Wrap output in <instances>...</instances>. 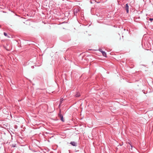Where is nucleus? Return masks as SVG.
Wrapping results in <instances>:
<instances>
[{
  "label": "nucleus",
  "instance_id": "obj_1",
  "mask_svg": "<svg viewBox=\"0 0 153 153\" xmlns=\"http://www.w3.org/2000/svg\"><path fill=\"white\" fill-rule=\"evenodd\" d=\"M99 51L102 53L103 56L105 57H106V53L105 51H102V49H99Z\"/></svg>",
  "mask_w": 153,
  "mask_h": 153
},
{
  "label": "nucleus",
  "instance_id": "obj_2",
  "mask_svg": "<svg viewBox=\"0 0 153 153\" xmlns=\"http://www.w3.org/2000/svg\"><path fill=\"white\" fill-rule=\"evenodd\" d=\"M59 116L61 120L63 122L64 121L63 117L62 114H61V110L59 111Z\"/></svg>",
  "mask_w": 153,
  "mask_h": 153
},
{
  "label": "nucleus",
  "instance_id": "obj_3",
  "mask_svg": "<svg viewBox=\"0 0 153 153\" xmlns=\"http://www.w3.org/2000/svg\"><path fill=\"white\" fill-rule=\"evenodd\" d=\"M128 8H129V7H128V4H127L126 5L125 9H126V12L127 13H128V11H129Z\"/></svg>",
  "mask_w": 153,
  "mask_h": 153
},
{
  "label": "nucleus",
  "instance_id": "obj_4",
  "mask_svg": "<svg viewBox=\"0 0 153 153\" xmlns=\"http://www.w3.org/2000/svg\"><path fill=\"white\" fill-rule=\"evenodd\" d=\"M70 143L73 146H76V143L74 142H71Z\"/></svg>",
  "mask_w": 153,
  "mask_h": 153
},
{
  "label": "nucleus",
  "instance_id": "obj_5",
  "mask_svg": "<svg viewBox=\"0 0 153 153\" xmlns=\"http://www.w3.org/2000/svg\"><path fill=\"white\" fill-rule=\"evenodd\" d=\"M80 93L79 92H77L75 94V96L76 97H78L80 96Z\"/></svg>",
  "mask_w": 153,
  "mask_h": 153
},
{
  "label": "nucleus",
  "instance_id": "obj_6",
  "mask_svg": "<svg viewBox=\"0 0 153 153\" xmlns=\"http://www.w3.org/2000/svg\"><path fill=\"white\" fill-rule=\"evenodd\" d=\"M4 35L6 36H7V34L6 33H5V32H4Z\"/></svg>",
  "mask_w": 153,
  "mask_h": 153
},
{
  "label": "nucleus",
  "instance_id": "obj_7",
  "mask_svg": "<svg viewBox=\"0 0 153 153\" xmlns=\"http://www.w3.org/2000/svg\"><path fill=\"white\" fill-rule=\"evenodd\" d=\"M149 20L151 21H152L153 20V18H150Z\"/></svg>",
  "mask_w": 153,
  "mask_h": 153
},
{
  "label": "nucleus",
  "instance_id": "obj_8",
  "mask_svg": "<svg viewBox=\"0 0 153 153\" xmlns=\"http://www.w3.org/2000/svg\"><path fill=\"white\" fill-rule=\"evenodd\" d=\"M62 101H63V100H62V99H61V100H60V104H61V103H62Z\"/></svg>",
  "mask_w": 153,
  "mask_h": 153
},
{
  "label": "nucleus",
  "instance_id": "obj_9",
  "mask_svg": "<svg viewBox=\"0 0 153 153\" xmlns=\"http://www.w3.org/2000/svg\"><path fill=\"white\" fill-rule=\"evenodd\" d=\"M131 145V149H132V146Z\"/></svg>",
  "mask_w": 153,
  "mask_h": 153
}]
</instances>
